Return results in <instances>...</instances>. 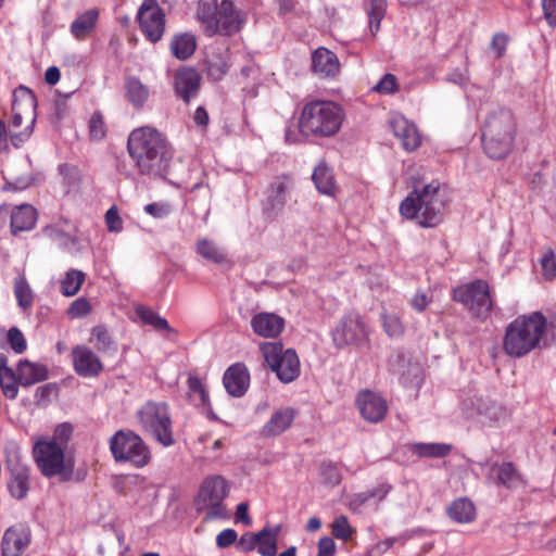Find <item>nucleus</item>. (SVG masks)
Segmentation results:
<instances>
[{
    "label": "nucleus",
    "instance_id": "obj_58",
    "mask_svg": "<svg viewBox=\"0 0 556 556\" xmlns=\"http://www.w3.org/2000/svg\"><path fill=\"white\" fill-rule=\"evenodd\" d=\"M31 181L33 178L30 176H20L13 180L5 179L2 190L11 192L23 191L31 185Z\"/></svg>",
    "mask_w": 556,
    "mask_h": 556
},
{
    "label": "nucleus",
    "instance_id": "obj_28",
    "mask_svg": "<svg viewBox=\"0 0 556 556\" xmlns=\"http://www.w3.org/2000/svg\"><path fill=\"white\" fill-rule=\"evenodd\" d=\"M312 179L317 191L327 197H336L338 185L332 168L323 160L314 168Z\"/></svg>",
    "mask_w": 556,
    "mask_h": 556
},
{
    "label": "nucleus",
    "instance_id": "obj_42",
    "mask_svg": "<svg viewBox=\"0 0 556 556\" xmlns=\"http://www.w3.org/2000/svg\"><path fill=\"white\" fill-rule=\"evenodd\" d=\"M17 371L9 366L0 368V388L7 399L15 400L18 395Z\"/></svg>",
    "mask_w": 556,
    "mask_h": 556
},
{
    "label": "nucleus",
    "instance_id": "obj_48",
    "mask_svg": "<svg viewBox=\"0 0 556 556\" xmlns=\"http://www.w3.org/2000/svg\"><path fill=\"white\" fill-rule=\"evenodd\" d=\"M399 88L400 87L395 75L387 73L372 87V90L380 94H392L399 91Z\"/></svg>",
    "mask_w": 556,
    "mask_h": 556
},
{
    "label": "nucleus",
    "instance_id": "obj_15",
    "mask_svg": "<svg viewBox=\"0 0 556 556\" xmlns=\"http://www.w3.org/2000/svg\"><path fill=\"white\" fill-rule=\"evenodd\" d=\"M24 118L29 119L27 126L34 127L37 119V98L33 90L21 85L13 92L12 117L9 125L14 128L21 127Z\"/></svg>",
    "mask_w": 556,
    "mask_h": 556
},
{
    "label": "nucleus",
    "instance_id": "obj_64",
    "mask_svg": "<svg viewBox=\"0 0 556 556\" xmlns=\"http://www.w3.org/2000/svg\"><path fill=\"white\" fill-rule=\"evenodd\" d=\"M542 9L546 23L556 26V0H542Z\"/></svg>",
    "mask_w": 556,
    "mask_h": 556
},
{
    "label": "nucleus",
    "instance_id": "obj_24",
    "mask_svg": "<svg viewBox=\"0 0 556 556\" xmlns=\"http://www.w3.org/2000/svg\"><path fill=\"white\" fill-rule=\"evenodd\" d=\"M223 383L227 393L233 397L243 396L250 386V372L243 363L229 366L223 377Z\"/></svg>",
    "mask_w": 556,
    "mask_h": 556
},
{
    "label": "nucleus",
    "instance_id": "obj_33",
    "mask_svg": "<svg viewBox=\"0 0 556 556\" xmlns=\"http://www.w3.org/2000/svg\"><path fill=\"white\" fill-rule=\"evenodd\" d=\"M99 10L93 8L79 14L71 24V34L77 40H85L96 28Z\"/></svg>",
    "mask_w": 556,
    "mask_h": 556
},
{
    "label": "nucleus",
    "instance_id": "obj_6",
    "mask_svg": "<svg viewBox=\"0 0 556 556\" xmlns=\"http://www.w3.org/2000/svg\"><path fill=\"white\" fill-rule=\"evenodd\" d=\"M33 458L43 477H59L63 482L72 480L74 460L66 457L65 450L55 440H37L33 446Z\"/></svg>",
    "mask_w": 556,
    "mask_h": 556
},
{
    "label": "nucleus",
    "instance_id": "obj_38",
    "mask_svg": "<svg viewBox=\"0 0 556 556\" xmlns=\"http://www.w3.org/2000/svg\"><path fill=\"white\" fill-rule=\"evenodd\" d=\"M135 313L143 325L150 326L156 331H174L164 317L148 306L137 305Z\"/></svg>",
    "mask_w": 556,
    "mask_h": 556
},
{
    "label": "nucleus",
    "instance_id": "obj_12",
    "mask_svg": "<svg viewBox=\"0 0 556 556\" xmlns=\"http://www.w3.org/2000/svg\"><path fill=\"white\" fill-rule=\"evenodd\" d=\"M230 490L228 481L219 475L206 477L198 493V503L202 507L210 508L207 514L211 518H220L226 515V507L223 504Z\"/></svg>",
    "mask_w": 556,
    "mask_h": 556
},
{
    "label": "nucleus",
    "instance_id": "obj_57",
    "mask_svg": "<svg viewBox=\"0 0 556 556\" xmlns=\"http://www.w3.org/2000/svg\"><path fill=\"white\" fill-rule=\"evenodd\" d=\"M90 312V303L86 299L79 298L71 304L67 313L72 318H80L87 316Z\"/></svg>",
    "mask_w": 556,
    "mask_h": 556
},
{
    "label": "nucleus",
    "instance_id": "obj_8",
    "mask_svg": "<svg viewBox=\"0 0 556 556\" xmlns=\"http://www.w3.org/2000/svg\"><path fill=\"white\" fill-rule=\"evenodd\" d=\"M110 451L117 463H130L143 468L151 462V452L143 439L132 430H118L109 441Z\"/></svg>",
    "mask_w": 556,
    "mask_h": 556
},
{
    "label": "nucleus",
    "instance_id": "obj_54",
    "mask_svg": "<svg viewBox=\"0 0 556 556\" xmlns=\"http://www.w3.org/2000/svg\"><path fill=\"white\" fill-rule=\"evenodd\" d=\"M8 341L12 350L17 354L23 353L27 348L26 339L23 332L16 327H12L9 329Z\"/></svg>",
    "mask_w": 556,
    "mask_h": 556
},
{
    "label": "nucleus",
    "instance_id": "obj_49",
    "mask_svg": "<svg viewBox=\"0 0 556 556\" xmlns=\"http://www.w3.org/2000/svg\"><path fill=\"white\" fill-rule=\"evenodd\" d=\"M381 319L383 329L389 337L394 338L403 334L404 327L396 315L384 313L381 315Z\"/></svg>",
    "mask_w": 556,
    "mask_h": 556
},
{
    "label": "nucleus",
    "instance_id": "obj_9",
    "mask_svg": "<svg viewBox=\"0 0 556 556\" xmlns=\"http://www.w3.org/2000/svg\"><path fill=\"white\" fill-rule=\"evenodd\" d=\"M262 355L282 383H290L300 376V359L293 349H283L281 342H263Z\"/></svg>",
    "mask_w": 556,
    "mask_h": 556
},
{
    "label": "nucleus",
    "instance_id": "obj_52",
    "mask_svg": "<svg viewBox=\"0 0 556 556\" xmlns=\"http://www.w3.org/2000/svg\"><path fill=\"white\" fill-rule=\"evenodd\" d=\"M58 391L55 383L40 386L35 391V403L37 406H47L51 402V396Z\"/></svg>",
    "mask_w": 556,
    "mask_h": 556
},
{
    "label": "nucleus",
    "instance_id": "obj_26",
    "mask_svg": "<svg viewBox=\"0 0 556 556\" xmlns=\"http://www.w3.org/2000/svg\"><path fill=\"white\" fill-rule=\"evenodd\" d=\"M312 71L323 78H334L340 73V61L336 53L319 47L312 53Z\"/></svg>",
    "mask_w": 556,
    "mask_h": 556
},
{
    "label": "nucleus",
    "instance_id": "obj_20",
    "mask_svg": "<svg viewBox=\"0 0 556 556\" xmlns=\"http://www.w3.org/2000/svg\"><path fill=\"white\" fill-rule=\"evenodd\" d=\"M11 217L10 228L12 235L16 236L23 231H30L35 228L38 214L37 210L27 203L16 205L12 211L8 204L0 205V215Z\"/></svg>",
    "mask_w": 556,
    "mask_h": 556
},
{
    "label": "nucleus",
    "instance_id": "obj_19",
    "mask_svg": "<svg viewBox=\"0 0 556 556\" xmlns=\"http://www.w3.org/2000/svg\"><path fill=\"white\" fill-rule=\"evenodd\" d=\"M31 542L30 528L24 523H17L8 528L1 541L2 556H21Z\"/></svg>",
    "mask_w": 556,
    "mask_h": 556
},
{
    "label": "nucleus",
    "instance_id": "obj_32",
    "mask_svg": "<svg viewBox=\"0 0 556 556\" xmlns=\"http://www.w3.org/2000/svg\"><path fill=\"white\" fill-rule=\"evenodd\" d=\"M124 90L126 99L136 110L142 109L150 97L149 87L136 76L125 78Z\"/></svg>",
    "mask_w": 556,
    "mask_h": 556
},
{
    "label": "nucleus",
    "instance_id": "obj_18",
    "mask_svg": "<svg viewBox=\"0 0 556 556\" xmlns=\"http://www.w3.org/2000/svg\"><path fill=\"white\" fill-rule=\"evenodd\" d=\"M7 469L11 479L8 482L10 494L17 500H23L29 491V467L22 463L17 453L7 459Z\"/></svg>",
    "mask_w": 556,
    "mask_h": 556
},
{
    "label": "nucleus",
    "instance_id": "obj_34",
    "mask_svg": "<svg viewBox=\"0 0 556 556\" xmlns=\"http://www.w3.org/2000/svg\"><path fill=\"white\" fill-rule=\"evenodd\" d=\"M170 52L180 61H186L193 55L197 49L195 36L191 33L175 35L170 40Z\"/></svg>",
    "mask_w": 556,
    "mask_h": 556
},
{
    "label": "nucleus",
    "instance_id": "obj_36",
    "mask_svg": "<svg viewBox=\"0 0 556 556\" xmlns=\"http://www.w3.org/2000/svg\"><path fill=\"white\" fill-rule=\"evenodd\" d=\"M453 446L447 443H424L414 442L408 445V450L419 458H442L447 456Z\"/></svg>",
    "mask_w": 556,
    "mask_h": 556
},
{
    "label": "nucleus",
    "instance_id": "obj_40",
    "mask_svg": "<svg viewBox=\"0 0 556 556\" xmlns=\"http://www.w3.org/2000/svg\"><path fill=\"white\" fill-rule=\"evenodd\" d=\"M219 3L217 0H199L197 8V18L204 27V33L207 35L210 28L216 26L214 20L218 13Z\"/></svg>",
    "mask_w": 556,
    "mask_h": 556
},
{
    "label": "nucleus",
    "instance_id": "obj_56",
    "mask_svg": "<svg viewBox=\"0 0 556 556\" xmlns=\"http://www.w3.org/2000/svg\"><path fill=\"white\" fill-rule=\"evenodd\" d=\"M188 387L191 394L199 397L201 404L205 405L208 402V393L199 377L190 375L188 378Z\"/></svg>",
    "mask_w": 556,
    "mask_h": 556
},
{
    "label": "nucleus",
    "instance_id": "obj_37",
    "mask_svg": "<svg viewBox=\"0 0 556 556\" xmlns=\"http://www.w3.org/2000/svg\"><path fill=\"white\" fill-rule=\"evenodd\" d=\"M448 517L458 523H469L476 517L473 503L466 498H457L447 507Z\"/></svg>",
    "mask_w": 556,
    "mask_h": 556
},
{
    "label": "nucleus",
    "instance_id": "obj_47",
    "mask_svg": "<svg viewBox=\"0 0 556 556\" xmlns=\"http://www.w3.org/2000/svg\"><path fill=\"white\" fill-rule=\"evenodd\" d=\"M320 475L325 484L334 486L341 482L342 475L338 465L333 463H323L320 466Z\"/></svg>",
    "mask_w": 556,
    "mask_h": 556
},
{
    "label": "nucleus",
    "instance_id": "obj_2",
    "mask_svg": "<svg viewBox=\"0 0 556 556\" xmlns=\"http://www.w3.org/2000/svg\"><path fill=\"white\" fill-rule=\"evenodd\" d=\"M444 193L438 180L414 190L401 202L400 213L407 219H418L424 228L435 227L443 220Z\"/></svg>",
    "mask_w": 556,
    "mask_h": 556
},
{
    "label": "nucleus",
    "instance_id": "obj_21",
    "mask_svg": "<svg viewBox=\"0 0 556 556\" xmlns=\"http://www.w3.org/2000/svg\"><path fill=\"white\" fill-rule=\"evenodd\" d=\"M73 365L76 374L84 378L100 375L103 364L98 355L88 346L77 345L72 350Z\"/></svg>",
    "mask_w": 556,
    "mask_h": 556
},
{
    "label": "nucleus",
    "instance_id": "obj_13",
    "mask_svg": "<svg viewBox=\"0 0 556 556\" xmlns=\"http://www.w3.org/2000/svg\"><path fill=\"white\" fill-rule=\"evenodd\" d=\"M462 409L468 418H477L483 425L497 422L505 417V408L473 390H469L462 397Z\"/></svg>",
    "mask_w": 556,
    "mask_h": 556
},
{
    "label": "nucleus",
    "instance_id": "obj_23",
    "mask_svg": "<svg viewBox=\"0 0 556 556\" xmlns=\"http://www.w3.org/2000/svg\"><path fill=\"white\" fill-rule=\"evenodd\" d=\"M200 85L201 77L192 67H182L174 76L176 96L185 103H189L191 99L198 96Z\"/></svg>",
    "mask_w": 556,
    "mask_h": 556
},
{
    "label": "nucleus",
    "instance_id": "obj_51",
    "mask_svg": "<svg viewBox=\"0 0 556 556\" xmlns=\"http://www.w3.org/2000/svg\"><path fill=\"white\" fill-rule=\"evenodd\" d=\"M265 535V532H245L240 539H237V548L242 553L252 552L257 542Z\"/></svg>",
    "mask_w": 556,
    "mask_h": 556
},
{
    "label": "nucleus",
    "instance_id": "obj_14",
    "mask_svg": "<svg viewBox=\"0 0 556 556\" xmlns=\"http://www.w3.org/2000/svg\"><path fill=\"white\" fill-rule=\"evenodd\" d=\"M137 20L144 37L152 43L160 41L165 31V14L156 0H143Z\"/></svg>",
    "mask_w": 556,
    "mask_h": 556
},
{
    "label": "nucleus",
    "instance_id": "obj_30",
    "mask_svg": "<svg viewBox=\"0 0 556 556\" xmlns=\"http://www.w3.org/2000/svg\"><path fill=\"white\" fill-rule=\"evenodd\" d=\"M391 126L405 150L414 151L420 146V136L416 126L406 118H395L392 121Z\"/></svg>",
    "mask_w": 556,
    "mask_h": 556
},
{
    "label": "nucleus",
    "instance_id": "obj_43",
    "mask_svg": "<svg viewBox=\"0 0 556 556\" xmlns=\"http://www.w3.org/2000/svg\"><path fill=\"white\" fill-rule=\"evenodd\" d=\"M91 336L96 340V348L99 352L106 353L116 351V345L104 326H94L91 329Z\"/></svg>",
    "mask_w": 556,
    "mask_h": 556
},
{
    "label": "nucleus",
    "instance_id": "obj_44",
    "mask_svg": "<svg viewBox=\"0 0 556 556\" xmlns=\"http://www.w3.org/2000/svg\"><path fill=\"white\" fill-rule=\"evenodd\" d=\"M387 0H371L368 9L369 28L375 36L380 29V23L386 14Z\"/></svg>",
    "mask_w": 556,
    "mask_h": 556
},
{
    "label": "nucleus",
    "instance_id": "obj_39",
    "mask_svg": "<svg viewBox=\"0 0 556 556\" xmlns=\"http://www.w3.org/2000/svg\"><path fill=\"white\" fill-rule=\"evenodd\" d=\"M258 532H265V535L262 536L256 545L258 554L262 556H276L278 549L277 542L281 532V526H265Z\"/></svg>",
    "mask_w": 556,
    "mask_h": 556
},
{
    "label": "nucleus",
    "instance_id": "obj_1",
    "mask_svg": "<svg viewBox=\"0 0 556 556\" xmlns=\"http://www.w3.org/2000/svg\"><path fill=\"white\" fill-rule=\"evenodd\" d=\"M127 151L138 174L150 178L164 177L173 159L166 137L151 126L131 130L127 140Z\"/></svg>",
    "mask_w": 556,
    "mask_h": 556
},
{
    "label": "nucleus",
    "instance_id": "obj_11",
    "mask_svg": "<svg viewBox=\"0 0 556 556\" xmlns=\"http://www.w3.org/2000/svg\"><path fill=\"white\" fill-rule=\"evenodd\" d=\"M333 344L343 349L348 345L361 346L368 342L369 330L363 317L355 312L344 315L332 329Z\"/></svg>",
    "mask_w": 556,
    "mask_h": 556
},
{
    "label": "nucleus",
    "instance_id": "obj_61",
    "mask_svg": "<svg viewBox=\"0 0 556 556\" xmlns=\"http://www.w3.org/2000/svg\"><path fill=\"white\" fill-rule=\"evenodd\" d=\"M143 211L154 218H164L169 215L170 206L166 203L153 202L144 205Z\"/></svg>",
    "mask_w": 556,
    "mask_h": 556
},
{
    "label": "nucleus",
    "instance_id": "obj_4",
    "mask_svg": "<svg viewBox=\"0 0 556 556\" xmlns=\"http://www.w3.org/2000/svg\"><path fill=\"white\" fill-rule=\"evenodd\" d=\"M516 137V119L508 109L491 112L482 126V146L493 160L505 159L513 150Z\"/></svg>",
    "mask_w": 556,
    "mask_h": 556
},
{
    "label": "nucleus",
    "instance_id": "obj_5",
    "mask_svg": "<svg viewBox=\"0 0 556 556\" xmlns=\"http://www.w3.org/2000/svg\"><path fill=\"white\" fill-rule=\"evenodd\" d=\"M343 109L336 102L315 100L306 103L299 118V129L305 136L329 138L341 128Z\"/></svg>",
    "mask_w": 556,
    "mask_h": 556
},
{
    "label": "nucleus",
    "instance_id": "obj_10",
    "mask_svg": "<svg viewBox=\"0 0 556 556\" xmlns=\"http://www.w3.org/2000/svg\"><path fill=\"white\" fill-rule=\"evenodd\" d=\"M455 301L464 304L472 315L484 318L492 307L490 289L486 280H472L453 290Z\"/></svg>",
    "mask_w": 556,
    "mask_h": 556
},
{
    "label": "nucleus",
    "instance_id": "obj_31",
    "mask_svg": "<svg viewBox=\"0 0 556 556\" xmlns=\"http://www.w3.org/2000/svg\"><path fill=\"white\" fill-rule=\"evenodd\" d=\"M42 232L47 238L71 254L78 253L84 249L78 237L65 232L59 225L47 226Z\"/></svg>",
    "mask_w": 556,
    "mask_h": 556
},
{
    "label": "nucleus",
    "instance_id": "obj_27",
    "mask_svg": "<svg viewBox=\"0 0 556 556\" xmlns=\"http://www.w3.org/2000/svg\"><path fill=\"white\" fill-rule=\"evenodd\" d=\"M296 416L292 407H283L274 412L269 420L263 426L262 434L264 437H276L288 430Z\"/></svg>",
    "mask_w": 556,
    "mask_h": 556
},
{
    "label": "nucleus",
    "instance_id": "obj_59",
    "mask_svg": "<svg viewBox=\"0 0 556 556\" xmlns=\"http://www.w3.org/2000/svg\"><path fill=\"white\" fill-rule=\"evenodd\" d=\"M73 427L68 422H63L59 426H56L53 437L49 440H55L61 446H63V450H65L66 444L72 435Z\"/></svg>",
    "mask_w": 556,
    "mask_h": 556
},
{
    "label": "nucleus",
    "instance_id": "obj_46",
    "mask_svg": "<svg viewBox=\"0 0 556 556\" xmlns=\"http://www.w3.org/2000/svg\"><path fill=\"white\" fill-rule=\"evenodd\" d=\"M205 65L207 76L215 81L220 80L229 71L228 63L220 56L213 55L208 58Z\"/></svg>",
    "mask_w": 556,
    "mask_h": 556
},
{
    "label": "nucleus",
    "instance_id": "obj_55",
    "mask_svg": "<svg viewBox=\"0 0 556 556\" xmlns=\"http://www.w3.org/2000/svg\"><path fill=\"white\" fill-rule=\"evenodd\" d=\"M105 124L100 113H93L89 122L90 137L94 140H101L105 136Z\"/></svg>",
    "mask_w": 556,
    "mask_h": 556
},
{
    "label": "nucleus",
    "instance_id": "obj_60",
    "mask_svg": "<svg viewBox=\"0 0 556 556\" xmlns=\"http://www.w3.org/2000/svg\"><path fill=\"white\" fill-rule=\"evenodd\" d=\"M105 223L109 231L119 232L123 229V222L116 206L110 207L105 213Z\"/></svg>",
    "mask_w": 556,
    "mask_h": 556
},
{
    "label": "nucleus",
    "instance_id": "obj_16",
    "mask_svg": "<svg viewBox=\"0 0 556 556\" xmlns=\"http://www.w3.org/2000/svg\"><path fill=\"white\" fill-rule=\"evenodd\" d=\"M218 13L215 16L216 26H212L207 31L208 37L214 35L232 36L241 30L245 24V14L236 10L231 0H223L219 3Z\"/></svg>",
    "mask_w": 556,
    "mask_h": 556
},
{
    "label": "nucleus",
    "instance_id": "obj_45",
    "mask_svg": "<svg viewBox=\"0 0 556 556\" xmlns=\"http://www.w3.org/2000/svg\"><path fill=\"white\" fill-rule=\"evenodd\" d=\"M14 294L18 306L23 311H27L33 306L34 292L27 280H16L14 285Z\"/></svg>",
    "mask_w": 556,
    "mask_h": 556
},
{
    "label": "nucleus",
    "instance_id": "obj_7",
    "mask_svg": "<svg viewBox=\"0 0 556 556\" xmlns=\"http://www.w3.org/2000/svg\"><path fill=\"white\" fill-rule=\"evenodd\" d=\"M140 429L164 447L175 444L169 407L165 402L147 401L137 412Z\"/></svg>",
    "mask_w": 556,
    "mask_h": 556
},
{
    "label": "nucleus",
    "instance_id": "obj_3",
    "mask_svg": "<svg viewBox=\"0 0 556 556\" xmlns=\"http://www.w3.org/2000/svg\"><path fill=\"white\" fill-rule=\"evenodd\" d=\"M547 321L541 312L521 315L508 324L503 350L510 357H522L538 348L545 334Z\"/></svg>",
    "mask_w": 556,
    "mask_h": 556
},
{
    "label": "nucleus",
    "instance_id": "obj_41",
    "mask_svg": "<svg viewBox=\"0 0 556 556\" xmlns=\"http://www.w3.org/2000/svg\"><path fill=\"white\" fill-rule=\"evenodd\" d=\"M197 252L205 260L216 263V264H223L228 261L227 254L218 247L215 242L207 240V239H201L198 240L197 244Z\"/></svg>",
    "mask_w": 556,
    "mask_h": 556
},
{
    "label": "nucleus",
    "instance_id": "obj_22",
    "mask_svg": "<svg viewBox=\"0 0 556 556\" xmlns=\"http://www.w3.org/2000/svg\"><path fill=\"white\" fill-rule=\"evenodd\" d=\"M356 402L362 417L369 422L383 420L388 413L387 401L372 391H362Z\"/></svg>",
    "mask_w": 556,
    "mask_h": 556
},
{
    "label": "nucleus",
    "instance_id": "obj_63",
    "mask_svg": "<svg viewBox=\"0 0 556 556\" xmlns=\"http://www.w3.org/2000/svg\"><path fill=\"white\" fill-rule=\"evenodd\" d=\"M238 534L233 529H225L220 531L216 536V545L220 548L230 546L237 543Z\"/></svg>",
    "mask_w": 556,
    "mask_h": 556
},
{
    "label": "nucleus",
    "instance_id": "obj_62",
    "mask_svg": "<svg viewBox=\"0 0 556 556\" xmlns=\"http://www.w3.org/2000/svg\"><path fill=\"white\" fill-rule=\"evenodd\" d=\"M391 490V486L388 485V484H381L372 490H368L366 492H363V493H359L357 495V498L359 500V502L363 504L365 502H367L368 500L372 498V497H378L380 501L383 500L387 494L390 492Z\"/></svg>",
    "mask_w": 556,
    "mask_h": 556
},
{
    "label": "nucleus",
    "instance_id": "obj_17",
    "mask_svg": "<svg viewBox=\"0 0 556 556\" xmlns=\"http://www.w3.org/2000/svg\"><path fill=\"white\" fill-rule=\"evenodd\" d=\"M290 188V179L287 176L277 177L269 184L262 203L263 213L267 218H276L283 211Z\"/></svg>",
    "mask_w": 556,
    "mask_h": 556
},
{
    "label": "nucleus",
    "instance_id": "obj_25",
    "mask_svg": "<svg viewBox=\"0 0 556 556\" xmlns=\"http://www.w3.org/2000/svg\"><path fill=\"white\" fill-rule=\"evenodd\" d=\"M253 332L262 338H277L285 328V319L268 312L254 314L250 321Z\"/></svg>",
    "mask_w": 556,
    "mask_h": 556
},
{
    "label": "nucleus",
    "instance_id": "obj_29",
    "mask_svg": "<svg viewBox=\"0 0 556 556\" xmlns=\"http://www.w3.org/2000/svg\"><path fill=\"white\" fill-rule=\"evenodd\" d=\"M17 379L22 387H30L48 379V369L45 365L21 359L16 367Z\"/></svg>",
    "mask_w": 556,
    "mask_h": 556
},
{
    "label": "nucleus",
    "instance_id": "obj_35",
    "mask_svg": "<svg viewBox=\"0 0 556 556\" xmlns=\"http://www.w3.org/2000/svg\"><path fill=\"white\" fill-rule=\"evenodd\" d=\"M492 470L496 472V483L507 489H516L523 484L521 475L510 462L495 464Z\"/></svg>",
    "mask_w": 556,
    "mask_h": 556
},
{
    "label": "nucleus",
    "instance_id": "obj_53",
    "mask_svg": "<svg viewBox=\"0 0 556 556\" xmlns=\"http://www.w3.org/2000/svg\"><path fill=\"white\" fill-rule=\"evenodd\" d=\"M543 275L545 278H554L556 276V256L552 249H546L540 260Z\"/></svg>",
    "mask_w": 556,
    "mask_h": 556
},
{
    "label": "nucleus",
    "instance_id": "obj_50",
    "mask_svg": "<svg viewBox=\"0 0 556 556\" xmlns=\"http://www.w3.org/2000/svg\"><path fill=\"white\" fill-rule=\"evenodd\" d=\"M353 533L354 530L345 516H338L332 522V534L334 538L348 541L352 538Z\"/></svg>",
    "mask_w": 556,
    "mask_h": 556
}]
</instances>
